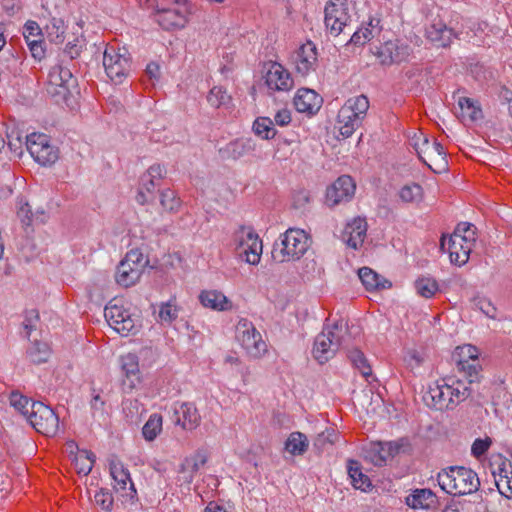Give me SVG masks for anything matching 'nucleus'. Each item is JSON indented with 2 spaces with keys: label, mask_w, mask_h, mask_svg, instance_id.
I'll use <instances>...</instances> for the list:
<instances>
[{
  "label": "nucleus",
  "mask_w": 512,
  "mask_h": 512,
  "mask_svg": "<svg viewBox=\"0 0 512 512\" xmlns=\"http://www.w3.org/2000/svg\"><path fill=\"white\" fill-rule=\"evenodd\" d=\"M162 423L163 419L160 414H152L142 428L144 439L147 441H153L162 431Z\"/></svg>",
  "instance_id": "47"
},
{
  "label": "nucleus",
  "mask_w": 512,
  "mask_h": 512,
  "mask_svg": "<svg viewBox=\"0 0 512 512\" xmlns=\"http://www.w3.org/2000/svg\"><path fill=\"white\" fill-rule=\"evenodd\" d=\"M457 367L464 373V377L470 386L480 382L482 378L480 374L482 368L478 361L469 362V360L460 358L457 362Z\"/></svg>",
  "instance_id": "39"
},
{
  "label": "nucleus",
  "mask_w": 512,
  "mask_h": 512,
  "mask_svg": "<svg viewBox=\"0 0 512 512\" xmlns=\"http://www.w3.org/2000/svg\"><path fill=\"white\" fill-rule=\"evenodd\" d=\"M294 63L297 73L305 77L314 72L318 63V52L315 44L307 41L296 51Z\"/></svg>",
  "instance_id": "16"
},
{
  "label": "nucleus",
  "mask_w": 512,
  "mask_h": 512,
  "mask_svg": "<svg viewBox=\"0 0 512 512\" xmlns=\"http://www.w3.org/2000/svg\"><path fill=\"white\" fill-rule=\"evenodd\" d=\"M144 257L140 250L138 249H132L130 250L125 258L122 260V262H126L129 266H132V268L139 269L140 275L143 272V269L145 267V264L147 263L143 261Z\"/></svg>",
  "instance_id": "59"
},
{
  "label": "nucleus",
  "mask_w": 512,
  "mask_h": 512,
  "mask_svg": "<svg viewBox=\"0 0 512 512\" xmlns=\"http://www.w3.org/2000/svg\"><path fill=\"white\" fill-rule=\"evenodd\" d=\"M311 201L310 191L304 188L293 190L291 193V208L300 214L309 210Z\"/></svg>",
  "instance_id": "40"
},
{
  "label": "nucleus",
  "mask_w": 512,
  "mask_h": 512,
  "mask_svg": "<svg viewBox=\"0 0 512 512\" xmlns=\"http://www.w3.org/2000/svg\"><path fill=\"white\" fill-rule=\"evenodd\" d=\"M161 77L160 65L156 62H150L144 71L142 76V82L144 84H149L152 87L155 86L156 83L159 82Z\"/></svg>",
  "instance_id": "58"
},
{
  "label": "nucleus",
  "mask_w": 512,
  "mask_h": 512,
  "mask_svg": "<svg viewBox=\"0 0 512 512\" xmlns=\"http://www.w3.org/2000/svg\"><path fill=\"white\" fill-rule=\"evenodd\" d=\"M435 501L436 496L430 489H416L406 497V504L413 509H429Z\"/></svg>",
  "instance_id": "33"
},
{
  "label": "nucleus",
  "mask_w": 512,
  "mask_h": 512,
  "mask_svg": "<svg viewBox=\"0 0 512 512\" xmlns=\"http://www.w3.org/2000/svg\"><path fill=\"white\" fill-rule=\"evenodd\" d=\"M417 293L425 298L432 297L438 290V284L431 278H420L415 282Z\"/></svg>",
  "instance_id": "54"
},
{
  "label": "nucleus",
  "mask_w": 512,
  "mask_h": 512,
  "mask_svg": "<svg viewBox=\"0 0 512 512\" xmlns=\"http://www.w3.org/2000/svg\"><path fill=\"white\" fill-rule=\"evenodd\" d=\"M452 389L454 404L465 400L466 398L471 396V394L474 391L472 386H465L460 381L457 382V387L452 386Z\"/></svg>",
  "instance_id": "62"
},
{
  "label": "nucleus",
  "mask_w": 512,
  "mask_h": 512,
  "mask_svg": "<svg viewBox=\"0 0 512 512\" xmlns=\"http://www.w3.org/2000/svg\"><path fill=\"white\" fill-rule=\"evenodd\" d=\"M346 0H329L325 6V26L333 36H338L349 21Z\"/></svg>",
  "instance_id": "13"
},
{
  "label": "nucleus",
  "mask_w": 512,
  "mask_h": 512,
  "mask_svg": "<svg viewBox=\"0 0 512 512\" xmlns=\"http://www.w3.org/2000/svg\"><path fill=\"white\" fill-rule=\"evenodd\" d=\"M265 83L274 91H289L294 86L293 78L287 69L279 63H272L266 73Z\"/></svg>",
  "instance_id": "18"
},
{
  "label": "nucleus",
  "mask_w": 512,
  "mask_h": 512,
  "mask_svg": "<svg viewBox=\"0 0 512 512\" xmlns=\"http://www.w3.org/2000/svg\"><path fill=\"white\" fill-rule=\"evenodd\" d=\"M104 316L110 327L122 336L135 334L138 330V319L122 305L110 302L104 309Z\"/></svg>",
  "instance_id": "9"
},
{
  "label": "nucleus",
  "mask_w": 512,
  "mask_h": 512,
  "mask_svg": "<svg viewBox=\"0 0 512 512\" xmlns=\"http://www.w3.org/2000/svg\"><path fill=\"white\" fill-rule=\"evenodd\" d=\"M23 36L32 57L42 60L45 57L44 39L40 26L35 21H27L23 28Z\"/></svg>",
  "instance_id": "17"
},
{
  "label": "nucleus",
  "mask_w": 512,
  "mask_h": 512,
  "mask_svg": "<svg viewBox=\"0 0 512 512\" xmlns=\"http://www.w3.org/2000/svg\"><path fill=\"white\" fill-rule=\"evenodd\" d=\"M208 455L205 450L199 449L192 456L186 457L180 466V472L183 473L184 480L187 483L193 481L195 473L198 472L200 467L207 463Z\"/></svg>",
  "instance_id": "25"
},
{
  "label": "nucleus",
  "mask_w": 512,
  "mask_h": 512,
  "mask_svg": "<svg viewBox=\"0 0 512 512\" xmlns=\"http://www.w3.org/2000/svg\"><path fill=\"white\" fill-rule=\"evenodd\" d=\"M139 278V269L132 268V266H129L128 264H126V262L121 261L119 263L115 275L116 282L119 285L123 287H130L134 285L139 280Z\"/></svg>",
  "instance_id": "37"
},
{
  "label": "nucleus",
  "mask_w": 512,
  "mask_h": 512,
  "mask_svg": "<svg viewBox=\"0 0 512 512\" xmlns=\"http://www.w3.org/2000/svg\"><path fill=\"white\" fill-rule=\"evenodd\" d=\"M347 332L348 325L342 319L331 325L326 323L314 340L312 354L315 360L324 364L332 359L341 347H345Z\"/></svg>",
  "instance_id": "1"
},
{
  "label": "nucleus",
  "mask_w": 512,
  "mask_h": 512,
  "mask_svg": "<svg viewBox=\"0 0 512 512\" xmlns=\"http://www.w3.org/2000/svg\"><path fill=\"white\" fill-rule=\"evenodd\" d=\"M231 96L222 86H214L207 95L208 103L214 108H227L231 103Z\"/></svg>",
  "instance_id": "44"
},
{
  "label": "nucleus",
  "mask_w": 512,
  "mask_h": 512,
  "mask_svg": "<svg viewBox=\"0 0 512 512\" xmlns=\"http://www.w3.org/2000/svg\"><path fill=\"white\" fill-rule=\"evenodd\" d=\"M379 23V19L371 18L367 25L360 27L353 33L350 39L351 43L354 45H364L366 42L378 36L381 32Z\"/></svg>",
  "instance_id": "32"
},
{
  "label": "nucleus",
  "mask_w": 512,
  "mask_h": 512,
  "mask_svg": "<svg viewBox=\"0 0 512 512\" xmlns=\"http://www.w3.org/2000/svg\"><path fill=\"white\" fill-rule=\"evenodd\" d=\"M31 426L45 436H55L59 429V418L49 406L39 401H33L31 412L28 414Z\"/></svg>",
  "instance_id": "8"
},
{
  "label": "nucleus",
  "mask_w": 512,
  "mask_h": 512,
  "mask_svg": "<svg viewBox=\"0 0 512 512\" xmlns=\"http://www.w3.org/2000/svg\"><path fill=\"white\" fill-rule=\"evenodd\" d=\"M178 316V309L175 305L168 301L162 303L158 312V318L161 322L171 323Z\"/></svg>",
  "instance_id": "60"
},
{
  "label": "nucleus",
  "mask_w": 512,
  "mask_h": 512,
  "mask_svg": "<svg viewBox=\"0 0 512 512\" xmlns=\"http://www.w3.org/2000/svg\"><path fill=\"white\" fill-rule=\"evenodd\" d=\"M76 80L74 79L70 69L62 64L53 66L48 74L46 83L47 93L56 98L57 101L60 99H66L70 89L75 86Z\"/></svg>",
  "instance_id": "10"
},
{
  "label": "nucleus",
  "mask_w": 512,
  "mask_h": 512,
  "mask_svg": "<svg viewBox=\"0 0 512 512\" xmlns=\"http://www.w3.org/2000/svg\"><path fill=\"white\" fill-rule=\"evenodd\" d=\"M166 170L160 164H154L141 176L136 201L141 204L151 203L161 187Z\"/></svg>",
  "instance_id": "11"
},
{
  "label": "nucleus",
  "mask_w": 512,
  "mask_h": 512,
  "mask_svg": "<svg viewBox=\"0 0 512 512\" xmlns=\"http://www.w3.org/2000/svg\"><path fill=\"white\" fill-rule=\"evenodd\" d=\"M371 460L376 466H382L386 463L389 457V452L385 447V442L372 443L371 449Z\"/></svg>",
  "instance_id": "55"
},
{
  "label": "nucleus",
  "mask_w": 512,
  "mask_h": 512,
  "mask_svg": "<svg viewBox=\"0 0 512 512\" xmlns=\"http://www.w3.org/2000/svg\"><path fill=\"white\" fill-rule=\"evenodd\" d=\"M458 106L461 110L463 117H468L470 120H477L481 116V110L476 106L475 102L468 97H460Z\"/></svg>",
  "instance_id": "51"
},
{
  "label": "nucleus",
  "mask_w": 512,
  "mask_h": 512,
  "mask_svg": "<svg viewBox=\"0 0 512 512\" xmlns=\"http://www.w3.org/2000/svg\"><path fill=\"white\" fill-rule=\"evenodd\" d=\"M308 447V439L301 432H293L285 443V449L293 455H302Z\"/></svg>",
  "instance_id": "43"
},
{
  "label": "nucleus",
  "mask_w": 512,
  "mask_h": 512,
  "mask_svg": "<svg viewBox=\"0 0 512 512\" xmlns=\"http://www.w3.org/2000/svg\"><path fill=\"white\" fill-rule=\"evenodd\" d=\"M26 147L33 159L42 166H50L59 158V149L44 133H31L26 136Z\"/></svg>",
  "instance_id": "6"
},
{
  "label": "nucleus",
  "mask_w": 512,
  "mask_h": 512,
  "mask_svg": "<svg viewBox=\"0 0 512 512\" xmlns=\"http://www.w3.org/2000/svg\"><path fill=\"white\" fill-rule=\"evenodd\" d=\"M440 488L451 495H467L477 492L480 480L475 471L464 466H450L437 475Z\"/></svg>",
  "instance_id": "2"
},
{
  "label": "nucleus",
  "mask_w": 512,
  "mask_h": 512,
  "mask_svg": "<svg viewBox=\"0 0 512 512\" xmlns=\"http://www.w3.org/2000/svg\"><path fill=\"white\" fill-rule=\"evenodd\" d=\"M476 236L477 226H456L455 231L448 238V250L451 258L455 254V261L465 263L469 258Z\"/></svg>",
  "instance_id": "7"
},
{
  "label": "nucleus",
  "mask_w": 512,
  "mask_h": 512,
  "mask_svg": "<svg viewBox=\"0 0 512 512\" xmlns=\"http://www.w3.org/2000/svg\"><path fill=\"white\" fill-rule=\"evenodd\" d=\"M10 405L19 411L23 416L28 418L31 412V404L33 401L23 396L19 392H12L9 397Z\"/></svg>",
  "instance_id": "52"
},
{
  "label": "nucleus",
  "mask_w": 512,
  "mask_h": 512,
  "mask_svg": "<svg viewBox=\"0 0 512 512\" xmlns=\"http://www.w3.org/2000/svg\"><path fill=\"white\" fill-rule=\"evenodd\" d=\"M160 203L167 211H175L180 206V199L175 192L170 189L162 190L160 193Z\"/></svg>",
  "instance_id": "57"
},
{
  "label": "nucleus",
  "mask_w": 512,
  "mask_h": 512,
  "mask_svg": "<svg viewBox=\"0 0 512 512\" xmlns=\"http://www.w3.org/2000/svg\"><path fill=\"white\" fill-rule=\"evenodd\" d=\"M491 443H492V441L488 437L485 439L477 438L473 442L472 447H471L472 455L476 458L483 456L489 449Z\"/></svg>",
  "instance_id": "63"
},
{
  "label": "nucleus",
  "mask_w": 512,
  "mask_h": 512,
  "mask_svg": "<svg viewBox=\"0 0 512 512\" xmlns=\"http://www.w3.org/2000/svg\"><path fill=\"white\" fill-rule=\"evenodd\" d=\"M16 214L22 224H40L49 220L45 210L37 209L33 211L30 204L23 199H20L17 203Z\"/></svg>",
  "instance_id": "27"
},
{
  "label": "nucleus",
  "mask_w": 512,
  "mask_h": 512,
  "mask_svg": "<svg viewBox=\"0 0 512 512\" xmlns=\"http://www.w3.org/2000/svg\"><path fill=\"white\" fill-rule=\"evenodd\" d=\"M431 399L432 405L438 409H448L454 405L452 385L436 384L431 386L426 394L425 399Z\"/></svg>",
  "instance_id": "23"
},
{
  "label": "nucleus",
  "mask_w": 512,
  "mask_h": 512,
  "mask_svg": "<svg viewBox=\"0 0 512 512\" xmlns=\"http://www.w3.org/2000/svg\"><path fill=\"white\" fill-rule=\"evenodd\" d=\"M253 131L263 139H272L276 135L274 122L268 117H259L254 121Z\"/></svg>",
  "instance_id": "49"
},
{
  "label": "nucleus",
  "mask_w": 512,
  "mask_h": 512,
  "mask_svg": "<svg viewBox=\"0 0 512 512\" xmlns=\"http://www.w3.org/2000/svg\"><path fill=\"white\" fill-rule=\"evenodd\" d=\"M39 320V313L37 310L32 309L26 311L23 327L26 330V336L29 337L31 332L36 329V322Z\"/></svg>",
  "instance_id": "64"
},
{
  "label": "nucleus",
  "mask_w": 512,
  "mask_h": 512,
  "mask_svg": "<svg viewBox=\"0 0 512 512\" xmlns=\"http://www.w3.org/2000/svg\"><path fill=\"white\" fill-rule=\"evenodd\" d=\"M96 456L93 452L88 450H80L74 458V466L78 474L87 476L95 462Z\"/></svg>",
  "instance_id": "42"
},
{
  "label": "nucleus",
  "mask_w": 512,
  "mask_h": 512,
  "mask_svg": "<svg viewBox=\"0 0 512 512\" xmlns=\"http://www.w3.org/2000/svg\"><path fill=\"white\" fill-rule=\"evenodd\" d=\"M343 106H348L349 110H351L350 112L356 116L359 115V117H361V121L363 122L369 110L370 103L367 96L358 95L346 100Z\"/></svg>",
  "instance_id": "45"
},
{
  "label": "nucleus",
  "mask_w": 512,
  "mask_h": 512,
  "mask_svg": "<svg viewBox=\"0 0 512 512\" xmlns=\"http://www.w3.org/2000/svg\"><path fill=\"white\" fill-rule=\"evenodd\" d=\"M121 368L125 374L126 379L123 381V385L129 389H133L136 383L139 382V364L138 357L135 354L128 353L121 357Z\"/></svg>",
  "instance_id": "30"
},
{
  "label": "nucleus",
  "mask_w": 512,
  "mask_h": 512,
  "mask_svg": "<svg viewBox=\"0 0 512 512\" xmlns=\"http://www.w3.org/2000/svg\"><path fill=\"white\" fill-rule=\"evenodd\" d=\"M103 66L115 84L122 83L131 70V58L126 48L107 45L103 53Z\"/></svg>",
  "instance_id": "5"
},
{
  "label": "nucleus",
  "mask_w": 512,
  "mask_h": 512,
  "mask_svg": "<svg viewBox=\"0 0 512 512\" xmlns=\"http://www.w3.org/2000/svg\"><path fill=\"white\" fill-rule=\"evenodd\" d=\"M426 37L438 47H448L454 38H460V34L448 28L444 22L437 20L426 27Z\"/></svg>",
  "instance_id": "21"
},
{
  "label": "nucleus",
  "mask_w": 512,
  "mask_h": 512,
  "mask_svg": "<svg viewBox=\"0 0 512 512\" xmlns=\"http://www.w3.org/2000/svg\"><path fill=\"white\" fill-rule=\"evenodd\" d=\"M374 54L382 65H391L404 61L408 55V47L399 45L397 41H387L376 48Z\"/></svg>",
  "instance_id": "19"
},
{
  "label": "nucleus",
  "mask_w": 512,
  "mask_h": 512,
  "mask_svg": "<svg viewBox=\"0 0 512 512\" xmlns=\"http://www.w3.org/2000/svg\"><path fill=\"white\" fill-rule=\"evenodd\" d=\"M348 474L351 478V482L356 489L366 491L371 486V481L367 475H365L357 461L349 460L348 462Z\"/></svg>",
  "instance_id": "38"
},
{
  "label": "nucleus",
  "mask_w": 512,
  "mask_h": 512,
  "mask_svg": "<svg viewBox=\"0 0 512 512\" xmlns=\"http://www.w3.org/2000/svg\"><path fill=\"white\" fill-rule=\"evenodd\" d=\"M237 337L246 352L254 358L260 357L267 351V345L262 340L261 334L246 320L238 323Z\"/></svg>",
  "instance_id": "14"
},
{
  "label": "nucleus",
  "mask_w": 512,
  "mask_h": 512,
  "mask_svg": "<svg viewBox=\"0 0 512 512\" xmlns=\"http://www.w3.org/2000/svg\"><path fill=\"white\" fill-rule=\"evenodd\" d=\"M358 277L368 291L387 289L392 283L369 267L358 269Z\"/></svg>",
  "instance_id": "29"
},
{
  "label": "nucleus",
  "mask_w": 512,
  "mask_h": 512,
  "mask_svg": "<svg viewBox=\"0 0 512 512\" xmlns=\"http://www.w3.org/2000/svg\"><path fill=\"white\" fill-rule=\"evenodd\" d=\"M256 149V143L251 138H238L220 148L219 153L223 159L238 160L250 155Z\"/></svg>",
  "instance_id": "20"
},
{
  "label": "nucleus",
  "mask_w": 512,
  "mask_h": 512,
  "mask_svg": "<svg viewBox=\"0 0 512 512\" xmlns=\"http://www.w3.org/2000/svg\"><path fill=\"white\" fill-rule=\"evenodd\" d=\"M236 241L238 247L242 248V259L251 265H257L262 255L263 244L259 235L250 229V227L241 226L237 232Z\"/></svg>",
  "instance_id": "12"
},
{
  "label": "nucleus",
  "mask_w": 512,
  "mask_h": 512,
  "mask_svg": "<svg viewBox=\"0 0 512 512\" xmlns=\"http://www.w3.org/2000/svg\"><path fill=\"white\" fill-rule=\"evenodd\" d=\"M157 21L165 30L183 28L187 23V15L180 9H164L158 13Z\"/></svg>",
  "instance_id": "28"
},
{
  "label": "nucleus",
  "mask_w": 512,
  "mask_h": 512,
  "mask_svg": "<svg viewBox=\"0 0 512 512\" xmlns=\"http://www.w3.org/2000/svg\"><path fill=\"white\" fill-rule=\"evenodd\" d=\"M27 355L31 362L35 364H42L48 361L51 355V350L47 343L35 341L27 350Z\"/></svg>",
  "instance_id": "41"
},
{
  "label": "nucleus",
  "mask_w": 512,
  "mask_h": 512,
  "mask_svg": "<svg viewBox=\"0 0 512 512\" xmlns=\"http://www.w3.org/2000/svg\"><path fill=\"white\" fill-rule=\"evenodd\" d=\"M177 414L179 415L177 423L186 430H194L200 424L201 417L197 408L191 403H183Z\"/></svg>",
  "instance_id": "31"
},
{
  "label": "nucleus",
  "mask_w": 512,
  "mask_h": 512,
  "mask_svg": "<svg viewBox=\"0 0 512 512\" xmlns=\"http://www.w3.org/2000/svg\"><path fill=\"white\" fill-rule=\"evenodd\" d=\"M338 439V433L335 429L329 428L325 431L318 433L314 440V447L323 451L327 445H333Z\"/></svg>",
  "instance_id": "53"
},
{
  "label": "nucleus",
  "mask_w": 512,
  "mask_h": 512,
  "mask_svg": "<svg viewBox=\"0 0 512 512\" xmlns=\"http://www.w3.org/2000/svg\"><path fill=\"white\" fill-rule=\"evenodd\" d=\"M347 356L355 369H357L363 377L368 378L372 375V369L363 352L358 349H352L347 352Z\"/></svg>",
  "instance_id": "46"
},
{
  "label": "nucleus",
  "mask_w": 512,
  "mask_h": 512,
  "mask_svg": "<svg viewBox=\"0 0 512 512\" xmlns=\"http://www.w3.org/2000/svg\"><path fill=\"white\" fill-rule=\"evenodd\" d=\"M94 498L96 504L99 505L102 509L106 511H110L112 509L114 500L112 494L109 491L101 489L95 494Z\"/></svg>",
  "instance_id": "61"
},
{
  "label": "nucleus",
  "mask_w": 512,
  "mask_h": 512,
  "mask_svg": "<svg viewBox=\"0 0 512 512\" xmlns=\"http://www.w3.org/2000/svg\"><path fill=\"white\" fill-rule=\"evenodd\" d=\"M367 233V226H345L341 233V239L352 249H359Z\"/></svg>",
  "instance_id": "35"
},
{
  "label": "nucleus",
  "mask_w": 512,
  "mask_h": 512,
  "mask_svg": "<svg viewBox=\"0 0 512 512\" xmlns=\"http://www.w3.org/2000/svg\"><path fill=\"white\" fill-rule=\"evenodd\" d=\"M322 99L311 89L301 88L294 97V106L298 112L315 114L321 107Z\"/></svg>",
  "instance_id": "22"
},
{
  "label": "nucleus",
  "mask_w": 512,
  "mask_h": 512,
  "mask_svg": "<svg viewBox=\"0 0 512 512\" xmlns=\"http://www.w3.org/2000/svg\"><path fill=\"white\" fill-rule=\"evenodd\" d=\"M410 144L421 161L433 172L441 173L447 170L446 151L435 138L430 139L426 134L419 132L413 135Z\"/></svg>",
  "instance_id": "4"
},
{
  "label": "nucleus",
  "mask_w": 512,
  "mask_h": 512,
  "mask_svg": "<svg viewBox=\"0 0 512 512\" xmlns=\"http://www.w3.org/2000/svg\"><path fill=\"white\" fill-rule=\"evenodd\" d=\"M199 301L204 307L218 311H225L229 306L227 297L216 290L202 291L199 295Z\"/></svg>",
  "instance_id": "34"
},
{
  "label": "nucleus",
  "mask_w": 512,
  "mask_h": 512,
  "mask_svg": "<svg viewBox=\"0 0 512 512\" xmlns=\"http://www.w3.org/2000/svg\"><path fill=\"white\" fill-rule=\"evenodd\" d=\"M311 238L299 227H289L280 237V242L273 246L271 256L273 261L284 263L299 259L309 248Z\"/></svg>",
  "instance_id": "3"
},
{
  "label": "nucleus",
  "mask_w": 512,
  "mask_h": 512,
  "mask_svg": "<svg viewBox=\"0 0 512 512\" xmlns=\"http://www.w3.org/2000/svg\"><path fill=\"white\" fill-rule=\"evenodd\" d=\"M356 184L351 176L342 175L338 177L326 189L325 204L334 207L341 203L349 202L355 194Z\"/></svg>",
  "instance_id": "15"
},
{
  "label": "nucleus",
  "mask_w": 512,
  "mask_h": 512,
  "mask_svg": "<svg viewBox=\"0 0 512 512\" xmlns=\"http://www.w3.org/2000/svg\"><path fill=\"white\" fill-rule=\"evenodd\" d=\"M473 301L475 307L479 309L486 317L493 320L497 319L498 310L490 299L485 297H476Z\"/></svg>",
  "instance_id": "56"
},
{
  "label": "nucleus",
  "mask_w": 512,
  "mask_h": 512,
  "mask_svg": "<svg viewBox=\"0 0 512 512\" xmlns=\"http://www.w3.org/2000/svg\"><path fill=\"white\" fill-rule=\"evenodd\" d=\"M511 463L502 462L497 471H493L494 484L498 492L508 498H512V470Z\"/></svg>",
  "instance_id": "26"
},
{
  "label": "nucleus",
  "mask_w": 512,
  "mask_h": 512,
  "mask_svg": "<svg viewBox=\"0 0 512 512\" xmlns=\"http://www.w3.org/2000/svg\"><path fill=\"white\" fill-rule=\"evenodd\" d=\"M110 474L118 485V489L125 490L127 483H130V488L136 492L134 484L131 481L130 473L123 463L118 460H111L109 463Z\"/></svg>",
  "instance_id": "36"
},
{
  "label": "nucleus",
  "mask_w": 512,
  "mask_h": 512,
  "mask_svg": "<svg viewBox=\"0 0 512 512\" xmlns=\"http://www.w3.org/2000/svg\"><path fill=\"white\" fill-rule=\"evenodd\" d=\"M348 106H342L337 115L336 127L343 138H349L362 125L361 117L350 112Z\"/></svg>",
  "instance_id": "24"
},
{
  "label": "nucleus",
  "mask_w": 512,
  "mask_h": 512,
  "mask_svg": "<svg viewBox=\"0 0 512 512\" xmlns=\"http://www.w3.org/2000/svg\"><path fill=\"white\" fill-rule=\"evenodd\" d=\"M422 187L416 183L405 185L399 191V197L406 203H417L422 199Z\"/></svg>",
  "instance_id": "50"
},
{
  "label": "nucleus",
  "mask_w": 512,
  "mask_h": 512,
  "mask_svg": "<svg viewBox=\"0 0 512 512\" xmlns=\"http://www.w3.org/2000/svg\"><path fill=\"white\" fill-rule=\"evenodd\" d=\"M65 23L60 18H52L50 22L46 25V33L47 37L51 42L56 44L63 43L65 37Z\"/></svg>",
  "instance_id": "48"
}]
</instances>
